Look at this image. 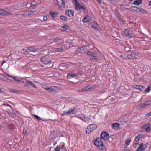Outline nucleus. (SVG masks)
Masks as SVG:
<instances>
[{
	"label": "nucleus",
	"mask_w": 151,
	"mask_h": 151,
	"mask_svg": "<svg viewBox=\"0 0 151 151\" xmlns=\"http://www.w3.org/2000/svg\"><path fill=\"white\" fill-rule=\"evenodd\" d=\"M94 145L99 149L102 150H104V147L101 141V138L99 137L96 138L93 142Z\"/></svg>",
	"instance_id": "obj_1"
},
{
	"label": "nucleus",
	"mask_w": 151,
	"mask_h": 151,
	"mask_svg": "<svg viewBox=\"0 0 151 151\" xmlns=\"http://www.w3.org/2000/svg\"><path fill=\"white\" fill-rule=\"evenodd\" d=\"M40 60L42 63L45 65H49L52 63L50 58L47 56L42 57L41 58Z\"/></svg>",
	"instance_id": "obj_2"
},
{
	"label": "nucleus",
	"mask_w": 151,
	"mask_h": 151,
	"mask_svg": "<svg viewBox=\"0 0 151 151\" xmlns=\"http://www.w3.org/2000/svg\"><path fill=\"white\" fill-rule=\"evenodd\" d=\"M73 3L75 5V9L78 11H80L81 9L84 10L85 8L83 6L81 5L80 4L78 1L77 0H72Z\"/></svg>",
	"instance_id": "obj_3"
},
{
	"label": "nucleus",
	"mask_w": 151,
	"mask_h": 151,
	"mask_svg": "<svg viewBox=\"0 0 151 151\" xmlns=\"http://www.w3.org/2000/svg\"><path fill=\"white\" fill-rule=\"evenodd\" d=\"M97 126L96 124H91L87 126L86 129V132L87 134L91 133L92 132L95 130L97 128Z\"/></svg>",
	"instance_id": "obj_4"
},
{
	"label": "nucleus",
	"mask_w": 151,
	"mask_h": 151,
	"mask_svg": "<svg viewBox=\"0 0 151 151\" xmlns=\"http://www.w3.org/2000/svg\"><path fill=\"white\" fill-rule=\"evenodd\" d=\"M86 54L89 57H91L90 59L91 60H93L95 61H96L98 60V58L97 56H96L95 53L93 52L88 51L87 52Z\"/></svg>",
	"instance_id": "obj_5"
},
{
	"label": "nucleus",
	"mask_w": 151,
	"mask_h": 151,
	"mask_svg": "<svg viewBox=\"0 0 151 151\" xmlns=\"http://www.w3.org/2000/svg\"><path fill=\"white\" fill-rule=\"evenodd\" d=\"M23 51H26L28 53L30 52H35L39 50L38 48H35L31 47H25L23 49Z\"/></svg>",
	"instance_id": "obj_6"
},
{
	"label": "nucleus",
	"mask_w": 151,
	"mask_h": 151,
	"mask_svg": "<svg viewBox=\"0 0 151 151\" xmlns=\"http://www.w3.org/2000/svg\"><path fill=\"white\" fill-rule=\"evenodd\" d=\"M79 75H81V73L80 71H77V72L73 73H69L67 74V78L68 79H70L74 77H75Z\"/></svg>",
	"instance_id": "obj_7"
},
{
	"label": "nucleus",
	"mask_w": 151,
	"mask_h": 151,
	"mask_svg": "<svg viewBox=\"0 0 151 151\" xmlns=\"http://www.w3.org/2000/svg\"><path fill=\"white\" fill-rule=\"evenodd\" d=\"M91 25L93 28L96 30H100L101 28L98 24L95 21L92 22H91Z\"/></svg>",
	"instance_id": "obj_8"
},
{
	"label": "nucleus",
	"mask_w": 151,
	"mask_h": 151,
	"mask_svg": "<svg viewBox=\"0 0 151 151\" xmlns=\"http://www.w3.org/2000/svg\"><path fill=\"white\" fill-rule=\"evenodd\" d=\"M87 49L86 47L83 46L78 48L76 50V52L83 54L87 51Z\"/></svg>",
	"instance_id": "obj_9"
},
{
	"label": "nucleus",
	"mask_w": 151,
	"mask_h": 151,
	"mask_svg": "<svg viewBox=\"0 0 151 151\" xmlns=\"http://www.w3.org/2000/svg\"><path fill=\"white\" fill-rule=\"evenodd\" d=\"M101 139H103L104 141L106 140L109 137L108 133L106 132H103L100 135Z\"/></svg>",
	"instance_id": "obj_10"
},
{
	"label": "nucleus",
	"mask_w": 151,
	"mask_h": 151,
	"mask_svg": "<svg viewBox=\"0 0 151 151\" xmlns=\"http://www.w3.org/2000/svg\"><path fill=\"white\" fill-rule=\"evenodd\" d=\"M148 143H147L145 144H143L141 143L139 147L137 149L136 151H144V150L147 147Z\"/></svg>",
	"instance_id": "obj_11"
},
{
	"label": "nucleus",
	"mask_w": 151,
	"mask_h": 151,
	"mask_svg": "<svg viewBox=\"0 0 151 151\" xmlns=\"http://www.w3.org/2000/svg\"><path fill=\"white\" fill-rule=\"evenodd\" d=\"M139 55L138 52H134L131 54L128 55L127 57L128 59H131L136 58Z\"/></svg>",
	"instance_id": "obj_12"
},
{
	"label": "nucleus",
	"mask_w": 151,
	"mask_h": 151,
	"mask_svg": "<svg viewBox=\"0 0 151 151\" xmlns=\"http://www.w3.org/2000/svg\"><path fill=\"white\" fill-rule=\"evenodd\" d=\"M0 14L2 15H12V14L2 9H0Z\"/></svg>",
	"instance_id": "obj_13"
},
{
	"label": "nucleus",
	"mask_w": 151,
	"mask_h": 151,
	"mask_svg": "<svg viewBox=\"0 0 151 151\" xmlns=\"http://www.w3.org/2000/svg\"><path fill=\"white\" fill-rule=\"evenodd\" d=\"M124 35L125 36L129 38H131L132 37V36L131 33H130L128 29H125L124 31Z\"/></svg>",
	"instance_id": "obj_14"
},
{
	"label": "nucleus",
	"mask_w": 151,
	"mask_h": 151,
	"mask_svg": "<svg viewBox=\"0 0 151 151\" xmlns=\"http://www.w3.org/2000/svg\"><path fill=\"white\" fill-rule=\"evenodd\" d=\"M74 13L73 11L71 10H66L65 12V14L70 17L73 16Z\"/></svg>",
	"instance_id": "obj_15"
},
{
	"label": "nucleus",
	"mask_w": 151,
	"mask_h": 151,
	"mask_svg": "<svg viewBox=\"0 0 151 151\" xmlns=\"http://www.w3.org/2000/svg\"><path fill=\"white\" fill-rule=\"evenodd\" d=\"M142 137L143 135L140 134L135 136L134 141L135 142H139L140 139L142 138Z\"/></svg>",
	"instance_id": "obj_16"
},
{
	"label": "nucleus",
	"mask_w": 151,
	"mask_h": 151,
	"mask_svg": "<svg viewBox=\"0 0 151 151\" xmlns=\"http://www.w3.org/2000/svg\"><path fill=\"white\" fill-rule=\"evenodd\" d=\"M133 87L135 89H139L140 91H142L144 88V87L142 86H139L137 85H133Z\"/></svg>",
	"instance_id": "obj_17"
},
{
	"label": "nucleus",
	"mask_w": 151,
	"mask_h": 151,
	"mask_svg": "<svg viewBox=\"0 0 151 151\" xmlns=\"http://www.w3.org/2000/svg\"><path fill=\"white\" fill-rule=\"evenodd\" d=\"M91 19V17L88 16H86L83 19L82 21L84 23H86L90 21Z\"/></svg>",
	"instance_id": "obj_18"
},
{
	"label": "nucleus",
	"mask_w": 151,
	"mask_h": 151,
	"mask_svg": "<svg viewBox=\"0 0 151 151\" xmlns=\"http://www.w3.org/2000/svg\"><path fill=\"white\" fill-rule=\"evenodd\" d=\"M56 88V86H52L49 88L48 91L53 93H55L56 90L55 88Z\"/></svg>",
	"instance_id": "obj_19"
},
{
	"label": "nucleus",
	"mask_w": 151,
	"mask_h": 151,
	"mask_svg": "<svg viewBox=\"0 0 151 151\" xmlns=\"http://www.w3.org/2000/svg\"><path fill=\"white\" fill-rule=\"evenodd\" d=\"M50 15L53 17H56L58 15V13L55 12H52L51 11L49 12Z\"/></svg>",
	"instance_id": "obj_20"
},
{
	"label": "nucleus",
	"mask_w": 151,
	"mask_h": 151,
	"mask_svg": "<svg viewBox=\"0 0 151 151\" xmlns=\"http://www.w3.org/2000/svg\"><path fill=\"white\" fill-rule=\"evenodd\" d=\"M119 124L118 123H115L112 124V128L114 129H117L119 127Z\"/></svg>",
	"instance_id": "obj_21"
},
{
	"label": "nucleus",
	"mask_w": 151,
	"mask_h": 151,
	"mask_svg": "<svg viewBox=\"0 0 151 151\" xmlns=\"http://www.w3.org/2000/svg\"><path fill=\"white\" fill-rule=\"evenodd\" d=\"M60 8L63 7L65 6V2L64 0H60V2H59V4Z\"/></svg>",
	"instance_id": "obj_22"
},
{
	"label": "nucleus",
	"mask_w": 151,
	"mask_h": 151,
	"mask_svg": "<svg viewBox=\"0 0 151 151\" xmlns=\"http://www.w3.org/2000/svg\"><path fill=\"white\" fill-rule=\"evenodd\" d=\"M84 118L83 122H91L92 120L88 117L85 116L84 115L83 116Z\"/></svg>",
	"instance_id": "obj_23"
},
{
	"label": "nucleus",
	"mask_w": 151,
	"mask_h": 151,
	"mask_svg": "<svg viewBox=\"0 0 151 151\" xmlns=\"http://www.w3.org/2000/svg\"><path fill=\"white\" fill-rule=\"evenodd\" d=\"M131 142V140L130 139H127L125 140V144L124 145V147H126L128 146Z\"/></svg>",
	"instance_id": "obj_24"
},
{
	"label": "nucleus",
	"mask_w": 151,
	"mask_h": 151,
	"mask_svg": "<svg viewBox=\"0 0 151 151\" xmlns=\"http://www.w3.org/2000/svg\"><path fill=\"white\" fill-rule=\"evenodd\" d=\"M4 77L8 79L11 81H13L14 77L12 76L9 75L7 74H6L5 75Z\"/></svg>",
	"instance_id": "obj_25"
},
{
	"label": "nucleus",
	"mask_w": 151,
	"mask_h": 151,
	"mask_svg": "<svg viewBox=\"0 0 151 151\" xmlns=\"http://www.w3.org/2000/svg\"><path fill=\"white\" fill-rule=\"evenodd\" d=\"M96 86L95 85L93 84L90 86H86V88H88V91H89L90 90H91L95 89L96 88Z\"/></svg>",
	"instance_id": "obj_26"
},
{
	"label": "nucleus",
	"mask_w": 151,
	"mask_h": 151,
	"mask_svg": "<svg viewBox=\"0 0 151 151\" xmlns=\"http://www.w3.org/2000/svg\"><path fill=\"white\" fill-rule=\"evenodd\" d=\"M61 144V149L63 150H64L65 151H66V148L65 147V144L63 142H61L60 143Z\"/></svg>",
	"instance_id": "obj_27"
},
{
	"label": "nucleus",
	"mask_w": 151,
	"mask_h": 151,
	"mask_svg": "<svg viewBox=\"0 0 151 151\" xmlns=\"http://www.w3.org/2000/svg\"><path fill=\"white\" fill-rule=\"evenodd\" d=\"M146 107L144 103H141L137 106V108H145Z\"/></svg>",
	"instance_id": "obj_28"
},
{
	"label": "nucleus",
	"mask_w": 151,
	"mask_h": 151,
	"mask_svg": "<svg viewBox=\"0 0 151 151\" xmlns=\"http://www.w3.org/2000/svg\"><path fill=\"white\" fill-rule=\"evenodd\" d=\"M142 0H136L134 1L133 4L137 6H139L141 3Z\"/></svg>",
	"instance_id": "obj_29"
},
{
	"label": "nucleus",
	"mask_w": 151,
	"mask_h": 151,
	"mask_svg": "<svg viewBox=\"0 0 151 151\" xmlns=\"http://www.w3.org/2000/svg\"><path fill=\"white\" fill-rule=\"evenodd\" d=\"M147 127H151V124L147 123L141 127V129H143L146 128Z\"/></svg>",
	"instance_id": "obj_30"
},
{
	"label": "nucleus",
	"mask_w": 151,
	"mask_h": 151,
	"mask_svg": "<svg viewBox=\"0 0 151 151\" xmlns=\"http://www.w3.org/2000/svg\"><path fill=\"white\" fill-rule=\"evenodd\" d=\"M151 90V85L149 86L145 90V93L147 94L150 91V90Z\"/></svg>",
	"instance_id": "obj_31"
},
{
	"label": "nucleus",
	"mask_w": 151,
	"mask_h": 151,
	"mask_svg": "<svg viewBox=\"0 0 151 151\" xmlns=\"http://www.w3.org/2000/svg\"><path fill=\"white\" fill-rule=\"evenodd\" d=\"M60 18L62 20L64 21H66L68 20V18L67 17L63 15L60 16Z\"/></svg>",
	"instance_id": "obj_32"
},
{
	"label": "nucleus",
	"mask_w": 151,
	"mask_h": 151,
	"mask_svg": "<svg viewBox=\"0 0 151 151\" xmlns=\"http://www.w3.org/2000/svg\"><path fill=\"white\" fill-rule=\"evenodd\" d=\"M61 28L63 29H62L63 30L66 31L68 29L69 26L66 24H64L62 27Z\"/></svg>",
	"instance_id": "obj_33"
},
{
	"label": "nucleus",
	"mask_w": 151,
	"mask_h": 151,
	"mask_svg": "<svg viewBox=\"0 0 151 151\" xmlns=\"http://www.w3.org/2000/svg\"><path fill=\"white\" fill-rule=\"evenodd\" d=\"M38 4V3L35 1H33L31 3V4L32 5L31 7L32 8H34L35 6H37Z\"/></svg>",
	"instance_id": "obj_34"
},
{
	"label": "nucleus",
	"mask_w": 151,
	"mask_h": 151,
	"mask_svg": "<svg viewBox=\"0 0 151 151\" xmlns=\"http://www.w3.org/2000/svg\"><path fill=\"white\" fill-rule=\"evenodd\" d=\"M73 110H74L73 112L74 114L78 113L80 111V109L75 107L73 109Z\"/></svg>",
	"instance_id": "obj_35"
},
{
	"label": "nucleus",
	"mask_w": 151,
	"mask_h": 151,
	"mask_svg": "<svg viewBox=\"0 0 151 151\" xmlns=\"http://www.w3.org/2000/svg\"><path fill=\"white\" fill-rule=\"evenodd\" d=\"M150 116H151V111L145 114L144 118V119H146Z\"/></svg>",
	"instance_id": "obj_36"
},
{
	"label": "nucleus",
	"mask_w": 151,
	"mask_h": 151,
	"mask_svg": "<svg viewBox=\"0 0 151 151\" xmlns=\"http://www.w3.org/2000/svg\"><path fill=\"white\" fill-rule=\"evenodd\" d=\"M31 83V82L29 81H28L25 82L24 84V86L26 87H29V85Z\"/></svg>",
	"instance_id": "obj_37"
},
{
	"label": "nucleus",
	"mask_w": 151,
	"mask_h": 151,
	"mask_svg": "<svg viewBox=\"0 0 151 151\" xmlns=\"http://www.w3.org/2000/svg\"><path fill=\"white\" fill-rule=\"evenodd\" d=\"M133 7V8H136V12H140V10H141V8H138L137 6H132Z\"/></svg>",
	"instance_id": "obj_38"
},
{
	"label": "nucleus",
	"mask_w": 151,
	"mask_h": 151,
	"mask_svg": "<svg viewBox=\"0 0 151 151\" xmlns=\"http://www.w3.org/2000/svg\"><path fill=\"white\" fill-rule=\"evenodd\" d=\"M60 145H58L55 148L53 151H59L60 150Z\"/></svg>",
	"instance_id": "obj_39"
},
{
	"label": "nucleus",
	"mask_w": 151,
	"mask_h": 151,
	"mask_svg": "<svg viewBox=\"0 0 151 151\" xmlns=\"http://www.w3.org/2000/svg\"><path fill=\"white\" fill-rule=\"evenodd\" d=\"M144 104H145V105L146 107L147 106L150 104L151 101L150 100H148L144 102Z\"/></svg>",
	"instance_id": "obj_40"
},
{
	"label": "nucleus",
	"mask_w": 151,
	"mask_h": 151,
	"mask_svg": "<svg viewBox=\"0 0 151 151\" xmlns=\"http://www.w3.org/2000/svg\"><path fill=\"white\" fill-rule=\"evenodd\" d=\"M81 92H83L87 91H88V90L87 88H86V87L84 88L81 89Z\"/></svg>",
	"instance_id": "obj_41"
},
{
	"label": "nucleus",
	"mask_w": 151,
	"mask_h": 151,
	"mask_svg": "<svg viewBox=\"0 0 151 151\" xmlns=\"http://www.w3.org/2000/svg\"><path fill=\"white\" fill-rule=\"evenodd\" d=\"M33 12L32 11H28V12H25L24 14L23 15H25V14H27L29 16L32 14L33 13Z\"/></svg>",
	"instance_id": "obj_42"
},
{
	"label": "nucleus",
	"mask_w": 151,
	"mask_h": 151,
	"mask_svg": "<svg viewBox=\"0 0 151 151\" xmlns=\"http://www.w3.org/2000/svg\"><path fill=\"white\" fill-rule=\"evenodd\" d=\"M14 81L19 83H21L22 82V81H21L19 80L18 78L16 77H14Z\"/></svg>",
	"instance_id": "obj_43"
},
{
	"label": "nucleus",
	"mask_w": 151,
	"mask_h": 151,
	"mask_svg": "<svg viewBox=\"0 0 151 151\" xmlns=\"http://www.w3.org/2000/svg\"><path fill=\"white\" fill-rule=\"evenodd\" d=\"M33 116H34V117L35 118L37 119L38 120H41L42 119L41 117H40L39 116H37V115H34Z\"/></svg>",
	"instance_id": "obj_44"
},
{
	"label": "nucleus",
	"mask_w": 151,
	"mask_h": 151,
	"mask_svg": "<svg viewBox=\"0 0 151 151\" xmlns=\"http://www.w3.org/2000/svg\"><path fill=\"white\" fill-rule=\"evenodd\" d=\"M74 110L73 109H71L69 111H68V113L69 115H70V114H74L73 112Z\"/></svg>",
	"instance_id": "obj_45"
},
{
	"label": "nucleus",
	"mask_w": 151,
	"mask_h": 151,
	"mask_svg": "<svg viewBox=\"0 0 151 151\" xmlns=\"http://www.w3.org/2000/svg\"><path fill=\"white\" fill-rule=\"evenodd\" d=\"M127 54H124L123 55H121V57L122 58H123L124 59H127Z\"/></svg>",
	"instance_id": "obj_46"
},
{
	"label": "nucleus",
	"mask_w": 151,
	"mask_h": 151,
	"mask_svg": "<svg viewBox=\"0 0 151 151\" xmlns=\"http://www.w3.org/2000/svg\"><path fill=\"white\" fill-rule=\"evenodd\" d=\"M63 50V49L61 47L57 48L56 50V51L57 52H62Z\"/></svg>",
	"instance_id": "obj_47"
},
{
	"label": "nucleus",
	"mask_w": 151,
	"mask_h": 151,
	"mask_svg": "<svg viewBox=\"0 0 151 151\" xmlns=\"http://www.w3.org/2000/svg\"><path fill=\"white\" fill-rule=\"evenodd\" d=\"M142 13L145 14L147 13V11H146V10H144L142 8H141V10H140V12Z\"/></svg>",
	"instance_id": "obj_48"
},
{
	"label": "nucleus",
	"mask_w": 151,
	"mask_h": 151,
	"mask_svg": "<svg viewBox=\"0 0 151 151\" xmlns=\"http://www.w3.org/2000/svg\"><path fill=\"white\" fill-rule=\"evenodd\" d=\"M31 3L29 2H28L26 5V7L27 8H29L30 7H31Z\"/></svg>",
	"instance_id": "obj_49"
},
{
	"label": "nucleus",
	"mask_w": 151,
	"mask_h": 151,
	"mask_svg": "<svg viewBox=\"0 0 151 151\" xmlns=\"http://www.w3.org/2000/svg\"><path fill=\"white\" fill-rule=\"evenodd\" d=\"M55 42H58L60 40L58 37H55L54 39Z\"/></svg>",
	"instance_id": "obj_50"
},
{
	"label": "nucleus",
	"mask_w": 151,
	"mask_h": 151,
	"mask_svg": "<svg viewBox=\"0 0 151 151\" xmlns=\"http://www.w3.org/2000/svg\"><path fill=\"white\" fill-rule=\"evenodd\" d=\"M150 127H147L146 128L145 130L147 132H149L150 130Z\"/></svg>",
	"instance_id": "obj_51"
},
{
	"label": "nucleus",
	"mask_w": 151,
	"mask_h": 151,
	"mask_svg": "<svg viewBox=\"0 0 151 151\" xmlns=\"http://www.w3.org/2000/svg\"><path fill=\"white\" fill-rule=\"evenodd\" d=\"M30 85L34 87V88H35L36 87V85L34 83H32V82H31Z\"/></svg>",
	"instance_id": "obj_52"
},
{
	"label": "nucleus",
	"mask_w": 151,
	"mask_h": 151,
	"mask_svg": "<svg viewBox=\"0 0 151 151\" xmlns=\"http://www.w3.org/2000/svg\"><path fill=\"white\" fill-rule=\"evenodd\" d=\"M63 115H69L68 113V111H65L63 112Z\"/></svg>",
	"instance_id": "obj_53"
},
{
	"label": "nucleus",
	"mask_w": 151,
	"mask_h": 151,
	"mask_svg": "<svg viewBox=\"0 0 151 151\" xmlns=\"http://www.w3.org/2000/svg\"><path fill=\"white\" fill-rule=\"evenodd\" d=\"M9 91L11 92H13L15 93H16L17 91H15V90L12 89H10Z\"/></svg>",
	"instance_id": "obj_54"
},
{
	"label": "nucleus",
	"mask_w": 151,
	"mask_h": 151,
	"mask_svg": "<svg viewBox=\"0 0 151 151\" xmlns=\"http://www.w3.org/2000/svg\"><path fill=\"white\" fill-rule=\"evenodd\" d=\"M76 117L78 118L81 120H82L83 121V120H84V118H83L79 116H76Z\"/></svg>",
	"instance_id": "obj_55"
},
{
	"label": "nucleus",
	"mask_w": 151,
	"mask_h": 151,
	"mask_svg": "<svg viewBox=\"0 0 151 151\" xmlns=\"http://www.w3.org/2000/svg\"><path fill=\"white\" fill-rule=\"evenodd\" d=\"M138 144H139L138 143H134L133 145L134 147L135 148H136L137 147V145Z\"/></svg>",
	"instance_id": "obj_56"
},
{
	"label": "nucleus",
	"mask_w": 151,
	"mask_h": 151,
	"mask_svg": "<svg viewBox=\"0 0 151 151\" xmlns=\"http://www.w3.org/2000/svg\"><path fill=\"white\" fill-rule=\"evenodd\" d=\"M43 19L44 21H46L47 19V17L46 16H44L43 17Z\"/></svg>",
	"instance_id": "obj_57"
},
{
	"label": "nucleus",
	"mask_w": 151,
	"mask_h": 151,
	"mask_svg": "<svg viewBox=\"0 0 151 151\" xmlns=\"http://www.w3.org/2000/svg\"><path fill=\"white\" fill-rule=\"evenodd\" d=\"M96 1L99 4H101L102 3V0H96Z\"/></svg>",
	"instance_id": "obj_58"
},
{
	"label": "nucleus",
	"mask_w": 151,
	"mask_h": 151,
	"mask_svg": "<svg viewBox=\"0 0 151 151\" xmlns=\"http://www.w3.org/2000/svg\"><path fill=\"white\" fill-rule=\"evenodd\" d=\"M49 87H45V88H43L44 89H45V90H47V91H48V90H49L48 88H49Z\"/></svg>",
	"instance_id": "obj_59"
},
{
	"label": "nucleus",
	"mask_w": 151,
	"mask_h": 151,
	"mask_svg": "<svg viewBox=\"0 0 151 151\" xmlns=\"http://www.w3.org/2000/svg\"><path fill=\"white\" fill-rule=\"evenodd\" d=\"M148 6H151V1H149L148 2Z\"/></svg>",
	"instance_id": "obj_60"
},
{
	"label": "nucleus",
	"mask_w": 151,
	"mask_h": 151,
	"mask_svg": "<svg viewBox=\"0 0 151 151\" xmlns=\"http://www.w3.org/2000/svg\"><path fill=\"white\" fill-rule=\"evenodd\" d=\"M57 141H55L53 142V144L54 146H55L57 143Z\"/></svg>",
	"instance_id": "obj_61"
},
{
	"label": "nucleus",
	"mask_w": 151,
	"mask_h": 151,
	"mask_svg": "<svg viewBox=\"0 0 151 151\" xmlns=\"http://www.w3.org/2000/svg\"><path fill=\"white\" fill-rule=\"evenodd\" d=\"M0 93H4V92L0 88Z\"/></svg>",
	"instance_id": "obj_62"
},
{
	"label": "nucleus",
	"mask_w": 151,
	"mask_h": 151,
	"mask_svg": "<svg viewBox=\"0 0 151 151\" xmlns=\"http://www.w3.org/2000/svg\"><path fill=\"white\" fill-rule=\"evenodd\" d=\"M81 0L83 1V2H87L88 1V0Z\"/></svg>",
	"instance_id": "obj_63"
},
{
	"label": "nucleus",
	"mask_w": 151,
	"mask_h": 151,
	"mask_svg": "<svg viewBox=\"0 0 151 151\" xmlns=\"http://www.w3.org/2000/svg\"><path fill=\"white\" fill-rule=\"evenodd\" d=\"M149 151H151V146H150L149 147Z\"/></svg>",
	"instance_id": "obj_64"
}]
</instances>
